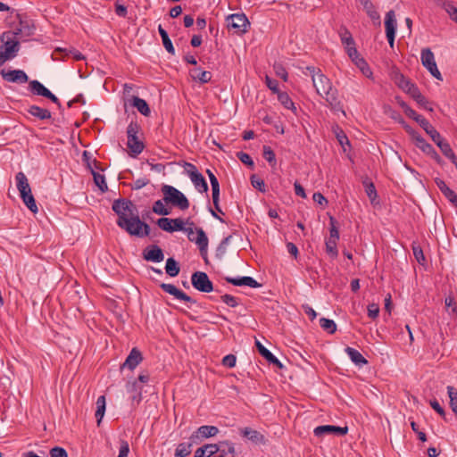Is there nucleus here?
I'll list each match as a JSON object with an SVG mask.
<instances>
[{"label":"nucleus","instance_id":"52","mask_svg":"<svg viewBox=\"0 0 457 457\" xmlns=\"http://www.w3.org/2000/svg\"><path fill=\"white\" fill-rule=\"evenodd\" d=\"M325 245L327 253L333 259L337 258L338 255V251L337 248V241L328 239Z\"/></svg>","mask_w":457,"mask_h":457},{"label":"nucleus","instance_id":"3","mask_svg":"<svg viewBox=\"0 0 457 457\" xmlns=\"http://www.w3.org/2000/svg\"><path fill=\"white\" fill-rule=\"evenodd\" d=\"M161 190L163 194V201L165 204H170L181 211H185L189 208L190 204L188 199L176 187L170 185H163Z\"/></svg>","mask_w":457,"mask_h":457},{"label":"nucleus","instance_id":"51","mask_svg":"<svg viewBox=\"0 0 457 457\" xmlns=\"http://www.w3.org/2000/svg\"><path fill=\"white\" fill-rule=\"evenodd\" d=\"M172 221H174L172 219L162 217L157 220L156 224L161 229L172 233Z\"/></svg>","mask_w":457,"mask_h":457},{"label":"nucleus","instance_id":"11","mask_svg":"<svg viewBox=\"0 0 457 457\" xmlns=\"http://www.w3.org/2000/svg\"><path fill=\"white\" fill-rule=\"evenodd\" d=\"M221 445L228 446V453L234 457L236 451H235V445L232 442L229 441H220L218 444H206L199 448H197L195 451L201 452L203 451V456L204 457H212V455L216 454L220 450Z\"/></svg>","mask_w":457,"mask_h":457},{"label":"nucleus","instance_id":"5","mask_svg":"<svg viewBox=\"0 0 457 457\" xmlns=\"http://www.w3.org/2000/svg\"><path fill=\"white\" fill-rule=\"evenodd\" d=\"M0 41L3 43V46H0V52L10 60L15 58L21 49L20 41L12 38L10 33H2Z\"/></svg>","mask_w":457,"mask_h":457},{"label":"nucleus","instance_id":"27","mask_svg":"<svg viewBox=\"0 0 457 457\" xmlns=\"http://www.w3.org/2000/svg\"><path fill=\"white\" fill-rule=\"evenodd\" d=\"M15 180H16L17 189L20 192V195H25L26 193L31 191L30 186L29 184V180H28L26 175L22 171H20L16 174Z\"/></svg>","mask_w":457,"mask_h":457},{"label":"nucleus","instance_id":"31","mask_svg":"<svg viewBox=\"0 0 457 457\" xmlns=\"http://www.w3.org/2000/svg\"><path fill=\"white\" fill-rule=\"evenodd\" d=\"M435 183L436 185L437 186V187L440 189V191L442 192V194L451 202V203H453V201L457 198V194L452 190L446 184L445 182L439 179V178H436L435 179Z\"/></svg>","mask_w":457,"mask_h":457},{"label":"nucleus","instance_id":"23","mask_svg":"<svg viewBox=\"0 0 457 457\" xmlns=\"http://www.w3.org/2000/svg\"><path fill=\"white\" fill-rule=\"evenodd\" d=\"M392 79L400 87L402 90L406 92L407 94L416 85L411 83L408 79H406L403 74H402L399 71H394L392 72Z\"/></svg>","mask_w":457,"mask_h":457},{"label":"nucleus","instance_id":"18","mask_svg":"<svg viewBox=\"0 0 457 457\" xmlns=\"http://www.w3.org/2000/svg\"><path fill=\"white\" fill-rule=\"evenodd\" d=\"M160 287L164 292L173 295L178 300L187 302V303H196V301L195 299H193L192 297L187 295L186 293H184L183 291H181L180 289H179L172 284L162 283L160 285Z\"/></svg>","mask_w":457,"mask_h":457},{"label":"nucleus","instance_id":"60","mask_svg":"<svg viewBox=\"0 0 457 457\" xmlns=\"http://www.w3.org/2000/svg\"><path fill=\"white\" fill-rule=\"evenodd\" d=\"M265 82H266V86L273 93L278 94V92H280V90L278 88V80L273 79L270 78L269 76H266L265 77Z\"/></svg>","mask_w":457,"mask_h":457},{"label":"nucleus","instance_id":"53","mask_svg":"<svg viewBox=\"0 0 457 457\" xmlns=\"http://www.w3.org/2000/svg\"><path fill=\"white\" fill-rule=\"evenodd\" d=\"M451 19L457 22V7L453 2H445L443 5Z\"/></svg>","mask_w":457,"mask_h":457},{"label":"nucleus","instance_id":"6","mask_svg":"<svg viewBox=\"0 0 457 457\" xmlns=\"http://www.w3.org/2000/svg\"><path fill=\"white\" fill-rule=\"evenodd\" d=\"M183 167L189 176L196 190L200 193H206L209 189L204 177L197 170L196 167L190 162H184Z\"/></svg>","mask_w":457,"mask_h":457},{"label":"nucleus","instance_id":"63","mask_svg":"<svg viewBox=\"0 0 457 457\" xmlns=\"http://www.w3.org/2000/svg\"><path fill=\"white\" fill-rule=\"evenodd\" d=\"M379 313V306L377 303H370L368 305V316L374 320L378 316Z\"/></svg>","mask_w":457,"mask_h":457},{"label":"nucleus","instance_id":"37","mask_svg":"<svg viewBox=\"0 0 457 457\" xmlns=\"http://www.w3.org/2000/svg\"><path fill=\"white\" fill-rule=\"evenodd\" d=\"M419 125L426 131L428 135H429L433 141H436L441 136L440 133L429 123L427 119L421 120L420 124Z\"/></svg>","mask_w":457,"mask_h":457},{"label":"nucleus","instance_id":"57","mask_svg":"<svg viewBox=\"0 0 457 457\" xmlns=\"http://www.w3.org/2000/svg\"><path fill=\"white\" fill-rule=\"evenodd\" d=\"M329 223H330V229H329V238L330 240H335V241H337L339 239V231L337 229V228L336 227V220L334 217H330L329 219Z\"/></svg>","mask_w":457,"mask_h":457},{"label":"nucleus","instance_id":"56","mask_svg":"<svg viewBox=\"0 0 457 457\" xmlns=\"http://www.w3.org/2000/svg\"><path fill=\"white\" fill-rule=\"evenodd\" d=\"M252 186L259 191L264 193L266 191V186L263 179H260L257 175L253 174L250 178Z\"/></svg>","mask_w":457,"mask_h":457},{"label":"nucleus","instance_id":"2","mask_svg":"<svg viewBox=\"0 0 457 457\" xmlns=\"http://www.w3.org/2000/svg\"><path fill=\"white\" fill-rule=\"evenodd\" d=\"M312 84L316 89L317 94L326 100L328 105L332 111L341 112L344 115H345L343 104L338 100L337 90L333 88L332 83L327 76H325L323 73L319 74L318 77H315V79L312 80Z\"/></svg>","mask_w":457,"mask_h":457},{"label":"nucleus","instance_id":"9","mask_svg":"<svg viewBox=\"0 0 457 457\" xmlns=\"http://www.w3.org/2000/svg\"><path fill=\"white\" fill-rule=\"evenodd\" d=\"M191 284L195 289L202 293H211L213 291V284L204 271L194 272L191 276Z\"/></svg>","mask_w":457,"mask_h":457},{"label":"nucleus","instance_id":"50","mask_svg":"<svg viewBox=\"0 0 457 457\" xmlns=\"http://www.w3.org/2000/svg\"><path fill=\"white\" fill-rule=\"evenodd\" d=\"M206 173L209 177L210 183L212 186V195H214V197H217V195L220 194V183L216 176L212 173V170H207Z\"/></svg>","mask_w":457,"mask_h":457},{"label":"nucleus","instance_id":"25","mask_svg":"<svg viewBox=\"0 0 457 457\" xmlns=\"http://www.w3.org/2000/svg\"><path fill=\"white\" fill-rule=\"evenodd\" d=\"M416 102L424 109L433 112V108L429 105L428 99L420 93L417 86L408 93Z\"/></svg>","mask_w":457,"mask_h":457},{"label":"nucleus","instance_id":"33","mask_svg":"<svg viewBox=\"0 0 457 457\" xmlns=\"http://www.w3.org/2000/svg\"><path fill=\"white\" fill-rule=\"evenodd\" d=\"M193 445H195L192 441L180 443L177 445V448L175 450L174 456L175 457H187L192 452V446Z\"/></svg>","mask_w":457,"mask_h":457},{"label":"nucleus","instance_id":"8","mask_svg":"<svg viewBox=\"0 0 457 457\" xmlns=\"http://www.w3.org/2000/svg\"><path fill=\"white\" fill-rule=\"evenodd\" d=\"M227 26L237 34H244L247 31L250 22L245 14L233 13L227 17Z\"/></svg>","mask_w":457,"mask_h":457},{"label":"nucleus","instance_id":"14","mask_svg":"<svg viewBox=\"0 0 457 457\" xmlns=\"http://www.w3.org/2000/svg\"><path fill=\"white\" fill-rule=\"evenodd\" d=\"M413 138L415 140V145L420 148L424 154L429 155L437 163L442 162V159L434 147L428 144L420 135L413 133Z\"/></svg>","mask_w":457,"mask_h":457},{"label":"nucleus","instance_id":"24","mask_svg":"<svg viewBox=\"0 0 457 457\" xmlns=\"http://www.w3.org/2000/svg\"><path fill=\"white\" fill-rule=\"evenodd\" d=\"M434 142L440 148L443 154L445 157L449 158L452 161V162L455 166H457V156L454 154L449 143L446 140H445L441 136L438 137L436 141Z\"/></svg>","mask_w":457,"mask_h":457},{"label":"nucleus","instance_id":"21","mask_svg":"<svg viewBox=\"0 0 457 457\" xmlns=\"http://www.w3.org/2000/svg\"><path fill=\"white\" fill-rule=\"evenodd\" d=\"M143 360L141 352L137 348H133L125 361L121 365V369L128 368L133 370Z\"/></svg>","mask_w":457,"mask_h":457},{"label":"nucleus","instance_id":"47","mask_svg":"<svg viewBox=\"0 0 457 457\" xmlns=\"http://www.w3.org/2000/svg\"><path fill=\"white\" fill-rule=\"evenodd\" d=\"M320 326L329 334H334L337 331V324L333 320L320 318Z\"/></svg>","mask_w":457,"mask_h":457},{"label":"nucleus","instance_id":"19","mask_svg":"<svg viewBox=\"0 0 457 457\" xmlns=\"http://www.w3.org/2000/svg\"><path fill=\"white\" fill-rule=\"evenodd\" d=\"M143 258L147 262H161L164 259V254L158 245H153L143 251Z\"/></svg>","mask_w":457,"mask_h":457},{"label":"nucleus","instance_id":"22","mask_svg":"<svg viewBox=\"0 0 457 457\" xmlns=\"http://www.w3.org/2000/svg\"><path fill=\"white\" fill-rule=\"evenodd\" d=\"M16 18L19 21V25L23 31V37H29L34 35L36 28L34 21L31 19L18 12L16 13Z\"/></svg>","mask_w":457,"mask_h":457},{"label":"nucleus","instance_id":"34","mask_svg":"<svg viewBox=\"0 0 457 457\" xmlns=\"http://www.w3.org/2000/svg\"><path fill=\"white\" fill-rule=\"evenodd\" d=\"M132 105L135 108H137V111L144 116H149L151 111H150L149 105L145 100H144L138 96H133Z\"/></svg>","mask_w":457,"mask_h":457},{"label":"nucleus","instance_id":"48","mask_svg":"<svg viewBox=\"0 0 457 457\" xmlns=\"http://www.w3.org/2000/svg\"><path fill=\"white\" fill-rule=\"evenodd\" d=\"M262 156L270 163V165H271L272 167L276 165V163H277L276 154L270 146L263 145Z\"/></svg>","mask_w":457,"mask_h":457},{"label":"nucleus","instance_id":"45","mask_svg":"<svg viewBox=\"0 0 457 457\" xmlns=\"http://www.w3.org/2000/svg\"><path fill=\"white\" fill-rule=\"evenodd\" d=\"M363 186L365 187V192L370 198L371 204H374L376 198L378 197L377 190L374 184L368 179L363 180Z\"/></svg>","mask_w":457,"mask_h":457},{"label":"nucleus","instance_id":"49","mask_svg":"<svg viewBox=\"0 0 457 457\" xmlns=\"http://www.w3.org/2000/svg\"><path fill=\"white\" fill-rule=\"evenodd\" d=\"M412 253H413V255H414L416 261L420 265H424L426 263V258L423 253V250H422L421 246L415 242L412 243Z\"/></svg>","mask_w":457,"mask_h":457},{"label":"nucleus","instance_id":"39","mask_svg":"<svg viewBox=\"0 0 457 457\" xmlns=\"http://www.w3.org/2000/svg\"><path fill=\"white\" fill-rule=\"evenodd\" d=\"M21 198L22 199L24 204L27 206V208L32 212L33 213H37L38 212V208L36 204V200L30 192L26 193L25 195H21Z\"/></svg>","mask_w":457,"mask_h":457},{"label":"nucleus","instance_id":"35","mask_svg":"<svg viewBox=\"0 0 457 457\" xmlns=\"http://www.w3.org/2000/svg\"><path fill=\"white\" fill-rule=\"evenodd\" d=\"M158 32L162 37V45L166 51L171 54H175V49L172 45V42L168 35V32L162 28V25H159L158 27Z\"/></svg>","mask_w":457,"mask_h":457},{"label":"nucleus","instance_id":"36","mask_svg":"<svg viewBox=\"0 0 457 457\" xmlns=\"http://www.w3.org/2000/svg\"><path fill=\"white\" fill-rule=\"evenodd\" d=\"M30 91L37 96H46L50 91L38 80H30L29 82Z\"/></svg>","mask_w":457,"mask_h":457},{"label":"nucleus","instance_id":"43","mask_svg":"<svg viewBox=\"0 0 457 457\" xmlns=\"http://www.w3.org/2000/svg\"><path fill=\"white\" fill-rule=\"evenodd\" d=\"M339 36L342 43L345 46V47L351 45H355V42L353 40V37H352L351 32L345 27L340 28Z\"/></svg>","mask_w":457,"mask_h":457},{"label":"nucleus","instance_id":"42","mask_svg":"<svg viewBox=\"0 0 457 457\" xmlns=\"http://www.w3.org/2000/svg\"><path fill=\"white\" fill-rule=\"evenodd\" d=\"M91 171H92V175H93V178H94V182L95 184L98 187V188L100 189V191L102 193H104L108 190V187H107V184L105 182V178L104 175L95 171L94 170L91 169Z\"/></svg>","mask_w":457,"mask_h":457},{"label":"nucleus","instance_id":"32","mask_svg":"<svg viewBox=\"0 0 457 457\" xmlns=\"http://www.w3.org/2000/svg\"><path fill=\"white\" fill-rule=\"evenodd\" d=\"M190 76L194 80L200 83H207L212 79V73L207 71H203L201 68H194L190 71Z\"/></svg>","mask_w":457,"mask_h":457},{"label":"nucleus","instance_id":"38","mask_svg":"<svg viewBox=\"0 0 457 457\" xmlns=\"http://www.w3.org/2000/svg\"><path fill=\"white\" fill-rule=\"evenodd\" d=\"M105 397L104 395H101L96 400V411L95 416L97 420V425H100L102 419L105 412Z\"/></svg>","mask_w":457,"mask_h":457},{"label":"nucleus","instance_id":"40","mask_svg":"<svg viewBox=\"0 0 457 457\" xmlns=\"http://www.w3.org/2000/svg\"><path fill=\"white\" fill-rule=\"evenodd\" d=\"M179 266L177 261L170 257L166 261L165 271L170 277H176L179 273Z\"/></svg>","mask_w":457,"mask_h":457},{"label":"nucleus","instance_id":"59","mask_svg":"<svg viewBox=\"0 0 457 457\" xmlns=\"http://www.w3.org/2000/svg\"><path fill=\"white\" fill-rule=\"evenodd\" d=\"M50 457H68L66 450L60 446H54L49 451Z\"/></svg>","mask_w":457,"mask_h":457},{"label":"nucleus","instance_id":"13","mask_svg":"<svg viewBox=\"0 0 457 457\" xmlns=\"http://www.w3.org/2000/svg\"><path fill=\"white\" fill-rule=\"evenodd\" d=\"M218 433L219 428L216 426L204 425L190 436L189 440L198 445L203 439L215 436Z\"/></svg>","mask_w":457,"mask_h":457},{"label":"nucleus","instance_id":"15","mask_svg":"<svg viewBox=\"0 0 457 457\" xmlns=\"http://www.w3.org/2000/svg\"><path fill=\"white\" fill-rule=\"evenodd\" d=\"M0 74L2 78L11 83L24 84L29 81V77L22 70H1Z\"/></svg>","mask_w":457,"mask_h":457},{"label":"nucleus","instance_id":"26","mask_svg":"<svg viewBox=\"0 0 457 457\" xmlns=\"http://www.w3.org/2000/svg\"><path fill=\"white\" fill-rule=\"evenodd\" d=\"M345 353L349 356L350 360L359 367H362L363 365L368 363V361L362 356V354L356 349L347 346L345 349Z\"/></svg>","mask_w":457,"mask_h":457},{"label":"nucleus","instance_id":"20","mask_svg":"<svg viewBox=\"0 0 457 457\" xmlns=\"http://www.w3.org/2000/svg\"><path fill=\"white\" fill-rule=\"evenodd\" d=\"M255 345L259 353L270 364L275 365L278 369H283L284 365L273 353L269 351L260 341H255Z\"/></svg>","mask_w":457,"mask_h":457},{"label":"nucleus","instance_id":"12","mask_svg":"<svg viewBox=\"0 0 457 457\" xmlns=\"http://www.w3.org/2000/svg\"><path fill=\"white\" fill-rule=\"evenodd\" d=\"M385 27L388 44L391 48H394L397 22L395 19V13L393 10H390L386 14Z\"/></svg>","mask_w":457,"mask_h":457},{"label":"nucleus","instance_id":"44","mask_svg":"<svg viewBox=\"0 0 457 457\" xmlns=\"http://www.w3.org/2000/svg\"><path fill=\"white\" fill-rule=\"evenodd\" d=\"M277 95H278V101L285 108L290 109V110H295V104L287 93L280 91Z\"/></svg>","mask_w":457,"mask_h":457},{"label":"nucleus","instance_id":"41","mask_svg":"<svg viewBox=\"0 0 457 457\" xmlns=\"http://www.w3.org/2000/svg\"><path fill=\"white\" fill-rule=\"evenodd\" d=\"M334 132H335V135H336V137H337L338 143L343 147L344 152H346L345 146L347 145L350 147V141H349L347 136L338 126H337L334 129Z\"/></svg>","mask_w":457,"mask_h":457},{"label":"nucleus","instance_id":"62","mask_svg":"<svg viewBox=\"0 0 457 457\" xmlns=\"http://www.w3.org/2000/svg\"><path fill=\"white\" fill-rule=\"evenodd\" d=\"M221 300L224 303L230 307H236L238 305L237 299L235 296L228 294L223 295L221 296Z\"/></svg>","mask_w":457,"mask_h":457},{"label":"nucleus","instance_id":"61","mask_svg":"<svg viewBox=\"0 0 457 457\" xmlns=\"http://www.w3.org/2000/svg\"><path fill=\"white\" fill-rule=\"evenodd\" d=\"M274 71L278 77H280L284 81L287 80V71L280 63H276L274 65Z\"/></svg>","mask_w":457,"mask_h":457},{"label":"nucleus","instance_id":"16","mask_svg":"<svg viewBox=\"0 0 457 457\" xmlns=\"http://www.w3.org/2000/svg\"><path fill=\"white\" fill-rule=\"evenodd\" d=\"M239 434L243 438L247 439L254 445H266L267 443V439L262 433L250 427L240 428Z\"/></svg>","mask_w":457,"mask_h":457},{"label":"nucleus","instance_id":"58","mask_svg":"<svg viewBox=\"0 0 457 457\" xmlns=\"http://www.w3.org/2000/svg\"><path fill=\"white\" fill-rule=\"evenodd\" d=\"M237 157L243 162L245 163V165L253 168V162L252 160V157L245 153V152H237Z\"/></svg>","mask_w":457,"mask_h":457},{"label":"nucleus","instance_id":"30","mask_svg":"<svg viewBox=\"0 0 457 457\" xmlns=\"http://www.w3.org/2000/svg\"><path fill=\"white\" fill-rule=\"evenodd\" d=\"M361 4L363 5L364 10L366 11L368 16L377 24L380 25V15L376 11L373 4L370 2V0H360Z\"/></svg>","mask_w":457,"mask_h":457},{"label":"nucleus","instance_id":"64","mask_svg":"<svg viewBox=\"0 0 457 457\" xmlns=\"http://www.w3.org/2000/svg\"><path fill=\"white\" fill-rule=\"evenodd\" d=\"M129 453V443L125 440H121L118 457H128Z\"/></svg>","mask_w":457,"mask_h":457},{"label":"nucleus","instance_id":"28","mask_svg":"<svg viewBox=\"0 0 457 457\" xmlns=\"http://www.w3.org/2000/svg\"><path fill=\"white\" fill-rule=\"evenodd\" d=\"M27 112L32 115L33 117L44 120H49L52 117V114L50 111L47 109L39 107L37 105H30L27 109Z\"/></svg>","mask_w":457,"mask_h":457},{"label":"nucleus","instance_id":"46","mask_svg":"<svg viewBox=\"0 0 457 457\" xmlns=\"http://www.w3.org/2000/svg\"><path fill=\"white\" fill-rule=\"evenodd\" d=\"M152 209L158 215L167 216L170 213V210L165 207L163 199L155 201Z\"/></svg>","mask_w":457,"mask_h":457},{"label":"nucleus","instance_id":"10","mask_svg":"<svg viewBox=\"0 0 457 457\" xmlns=\"http://www.w3.org/2000/svg\"><path fill=\"white\" fill-rule=\"evenodd\" d=\"M420 59L422 65L430 72V74L435 79L438 80H443L442 74L437 69V65L435 61V55L429 48H424L421 50Z\"/></svg>","mask_w":457,"mask_h":457},{"label":"nucleus","instance_id":"1","mask_svg":"<svg viewBox=\"0 0 457 457\" xmlns=\"http://www.w3.org/2000/svg\"><path fill=\"white\" fill-rule=\"evenodd\" d=\"M112 211L117 214L116 223L119 228L129 235L139 237L141 233V219L136 204L126 198H119L113 201Z\"/></svg>","mask_w":457,"mask_h":457},{"label":"nucleus","instance_id":"4","mask_svg":"<svg viewBox=\"0 0 457 457\" xmlns=\"http://www.w3.org/2000/svg\"><path fill=\"white\" fill-rule=\"evenodd\" d=\"M139 125L137 122L131 121L127 128L128 142L127 146L129 149L132 156H137L144 150V143L137 137L139 131Z\"/></svg>","mask_w":457,"mask_h":457},{"label":"nucleus","instance_id":"29","mask_svg":"<svg viewBox=\"0 0 457 457\" xmlns=\"http://www.w3.org/2000/svg\"><path fill=\"white\" fill-rule=\"evenodd\" d=\"M126 390L131 394L133 401L139 403L142 399V386L138 385L137 380L129 381L126 385Z\"/></svg>","mask_w":457,"mask_h":457},{"label":"nucleus","instance_id":"7","mask_svg":"<svg viewBox=\"0 0 457 457\" xmlns=\"http://www.w3.org/2000/svg\"><path fill=\"white\" fill-rule=\"evenodd\" d=\"M185 232L187 233L189 241L194 242L198 246L201 255L206 260L209 240L204 229L195 228L196 237H195L192 228H186Z\"/></svg>","mask_w":457,"mask_h":457},{"label":"nucleus","instance_id":"17","mask_svg":"<svg viewBox=\"0 0 457 457\" xmlns=\"http://www.w3.org/2000/svg\"><path fill=\"white\" fill-rule=\"evenodd\" d=\"M348 432L347 427H338L333 425H323L314 428V435L316 436H322L328 434H334L337 436H345Z\"/></svg>","mask_w":457,"mask_h":457},{"label":"nucleus","instance_id":"55","mask_svg":"<svg viewBox=\"0 0 457 457\" xmlns=\"http://www.w3.org/2000/svg\"><path fill=\"white\" fill-rule=\"evenodd\" d=\"M172 220H174L172 221V232L185 231V229L187 228L184 227L185 224L194 225V222H189L188 220L187 221H184V220L181 218H176Z\"/></svg>","mask_w":457,"mask_h":457},{"label":"nucleus","instance_id":"54","mask_svg":"<svg viewBox=\"0 0 457 457\" xmlns=\"http://www.w3.org/2000/svg\"><path fill=\"white\" fill-rule=\"evenodd\" d=\"M355 64L367 78H370L372 76V71L363 58L356 60Z\"/></svg>","mask_w":457,"mask_h":457}]
</instances>
